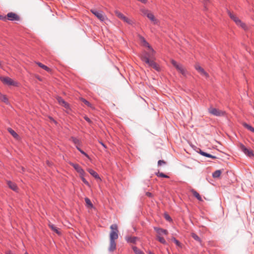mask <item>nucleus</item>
I'll return each instance as SVG.
<instances>
[{
  "label": "nucleus",
  "instance_id": "obj_1",
  "mask_svg": "<svg viewBox=\"0 0 254 254\" xmlns=\"http://www.w3.org/2000/svg\"><path fill=\"white\" fill-rule=\"evenodd\" d=\"M150 56L147 54H146L144 56H141V58L142 60L146 64H148V66L153 68L156 70H159V67L158 65L153 61H151L149 59Z\"/></svg>",
  "mask_w": 254,
  "mask_h": 254
},
{
  "label": "nucleus",
  "instance_id": "obj_2",
  "mask_svg": "<svg viewBox=\"0 0 254 254\" xmlns=\"http://www.w3.org/2000/svg\"><path fill=\"white\" fill-rule=\"evenodd\" d=\"M228 13L230 17V18L234 20V21L236 23V24L241 27L242 28L246 30L248 29L247 26L244 23H243L238 17H237L235 14L232 13L230 11H228Z\"/></svg>",
  "mask_w": 254,
  "mask_h": 254
},
{
  "label": "nucleus",
  "instance_id": "obj_3",
  "mask_svg": "<svg viewBox=\"0 0 254 254\" xmlns=\"http://www.w3.org/2000/svg\"><path fill=\"white\" fill-rule=\"evenodd\" d=\"M110 240H116L119 237V230L117 224H113L110 226Z\"/></svg>",
  "mask_w": 254,
  "mask_h": 254
},
{
  "label": "nucleus",
  "instance_id": "obj_4",
  "mask_svg": "<svg viewBox=\"0 0 254 254\" xmlns=\"http://www.w3.org/2000/svg\"><path fill=\"white\" fill-rule=\"evenodd\" d=\"M171 64L175 67L176 69L181 73L184 76H186L188 74V71L185 67L181 64L177 63L175 60L171 61Z\"/></svg>",
  "mask_w": 254,
  "mask_h": 254
},
{
  "label": "nucleus",
  "instance_id": "obj_5",
  "mask_svg": "<svg viewBox=\"0 0 254 254\" xmlns=\"http://www.w3.org/2000/svg\"><path fill=\"white\" fill-rule=\"evenodd\" d=\"M115 14L118 18L129 25H132L134 23V21L132 19L128 18L120 11H116Z\"/></svg>",
  "mask_w": 254,
  "mask_h": 254
},
{
  "label": "nucleus",
  "instance_id": "obj_6",
  "mask_svg": "<svg viewBox=\"0 0 254 254\" xmlns=\"http://www.w3.org/2000/svg\"><path fill=\"white\" fill-rule=\"evenodd\" d=\"M91 12L96 16L100 21H105L106 20L109 21L105 13L102 11H98L95 9L90 10Z\"/></svg>",
  "mask_w": 254,
  "mask_h": 254
},
{
  "label": "nucleus",
  "instance_id": "obj_7",
  "mask_svg": "<svg viewBox=\"0 0 254 254\" xmlns=\"http://www.w3.org/2000/svg\"><path fill=\"white\" fill-rule=\"evenodd\" d=\"M0 80L5 84L17 86L18 83L8 77H0Z\"/></svg>",
  "mask_w": 254,
  "mask_h": 254
},
{
  "label": "nucleus",
  "instance_id": "obj_8",
  "mask_svg": "<svg viewBox=\"0 0 254 254\" xmlns=\"http://www.w3.org/2000/svg\"><path fill=\"white\" fill-rule=\"evenodd\" d=\"M208 111L209 113L216 116H223L225 115V112L212 107L209 108Z\"/></svg>",
  "mask_w": 254,
  "mask_h": 254
},
{
  "label": "nucleus",
  "instance_id": "obj_9",
  "mask_svg": "<svg viewBox=\"0 0 254 254\" xmlns=\"http://www.w3.org/2000/svg\"><path fill=\"white\" fill-rule=\"evenodd\" d=\"M240 148L241 150L247 156L250 157L254 156V153L251 150L247 148L243 144H240Z\"/></svg>",
  "mask_w": 254,
  "mask_h": 254
},
{
  "label": "nucleus",
  "instance_id": "obj_10",
  "mask_svg": "<svg viewBox=\"0 0 254 254\" xmlns=\"http://www.w3.org/2000/svg\"><path fill=\"white\" fill-rule=\"evenodd\" d=\"M56 98L60 105L63 106L66 109H69V104L66 102L63 98H62V97L57 96Z\"/></svg>",
  "mask_w": 254,
  "mask_h": 254
},
{
  "label": "nucleus",
  "instance_id": "obj_11",
  "mask_svg": "<svg viewBox=\"0 0 254 254\" xmlns=\"http://www.w3.org/2000/svg\"><path fill=\"white\" fill-rule=\"evenodd\" d=\"M56 98L60 105L63 106L66 109H69V104L66 102L63 98H62V97L57 96Z\"/></svg>",
  "mask_w": 254,
  "mask_h": 254
},
{
  "label": "nucleus",
  "instance_id": "obj_12",
  "mask_svg": "<svg viewBox=\"0 0 254 254\" xmlns=\"http://www.w3.org/2000/svg\"><path fill=\"white\" fill-rule=\"evenodd\" d=\"M154 230L157 233V237L159 236H162L163 235H167L168 234V231L166 230L160 228H157L155 227Z\"/></svg>",
  "mask_w": 254,
  "mask_h": 254
},
{
  "label": "nucleus",
  "instance_id": "obj_13",
  "mask_svg": "<svg viewBox=\"0 0 254 254\" xmlns=\"http://www.w3.org/2000/svg\"><path fill=\"white\" fill-rule=\"evenodd\" d=\"M147 17L151 21V22L154 25H159L160 21L157 19L151 12V14H147Z\"/></svg>",
  "mask_w": 254,
  "mask_h": 254
},
{
  "label": "nucleus",
  "instance_id": "obj_14",
  "mask_svg": "<svg viewBox=\"0 0 254 254\" xmlns=\"http://www.w3.org/2000/svg\"><path fill=\"white\" fill-rule=\"evenodd\" d=\"M196 70L199 72L201 75L205 76L206 78L208 77V74L205 72L203 68H202L199 64H196L195 65Z\"/></svg>",
  "mask_w": 254,
  "mask_h": 254
},
{
  "label": "nucleus",
  "instance_id": "obj_15",
  "mask_svg": "<svg viewBox=\"0 0 254 254\" xmlns=\"http://www.w3.org/2000/svg\"><path fill=\"white\" fill-rule=\"evenodd\" d=\"M196 70L199 72L201 75L205 76L206 78L208 77V74L205 72L203 68H202L199 64H196L195 65Z\"/></svg>",
  "mask_w": 254,
  "mask_h": 254
},
{
  "label": "nucleus",
  "instance_id": "obj_16",
  "mask_svg": "<svg viewBox=\"0 0 254 254\" xmlns=\"http://www.w3.org/2000/svg\"><path fill=\"white\" fill-rule=\"evenodd\" d=\"M196 70L199 72L201 75L205 76L206 78L208 77V74L205 72L203 68H202L199 64H196L195 65Z\"/></svg>",
  "mask_w": 254,
  "mask_h": 254
},
{
  "label": "nucleus",
  "instance_id": "obj_17",
  "mask_svg": "<svg viewBox=\"0 0 254 254\" xmlns=\"http://www.w3.org/2000/svg\"><path fill=\"white\" fill-rule=\"evenodd\" d=\"M70 164L76 170V171L79 173L81 175H83L84 174V171L79 166V165L77 164H74L72 163H70Z\"/></svg>",
  "mask_w": 254,
  "mask_h": 254
},
{
  "label": "nucleus",
  "instance_id": "obj_18",
  "mask_svg": "<svg viewBox=\"0 0 254 254\" xmlns=\"http://www.w3.org/2000/svg\"><path fill=\"white\" fill-rule=\"evenodd\" d=\"M7 19L10 20H19V16L15 13L9 12L7 14Z\"/></svg>",
  "mask_w": 254,
  "mask_h": 254
},
{
  "label": "nucleus",
  "instance_id": "obj_19",
  "mask_svg": "<svg viewBox=\"0 0 254 254\" xmlns=\"http://www.w3.org/2000/svg\"><path fill=\"white\" fill-rule=\"evenodd\" d=\"M116 249V243L115 240H110V246L109 247V251L110 252H113Z\"/></svg>",
  "mask_w": 254,
  "mask_h": 254
},
{
  "label": "nucleus",
  "instance_id": "obj_20",
  "mask_svg": "<svg viewBox=\"0 0 254 254\" xmlns=\"http://www.w3.org/2000/svg\"><path fill=\"white\" fill-rule=\"evenodd\" d=\"M49 226L52 231L56 233L58 235H60L61 234V233L59 229L52 223H49Z\"/></svg>",
  "mask_w": 254,
  "mask_h": 254
},
{
  "label": "nucleus",
  "instance_id": "obj_21",
  "mask_svg": "<svg viewBox=\"0 0 254 254\" xmlns=\"http://www.w3.org/2000/svg\"><path fill=\"white\" fill-rule=\"evenodd\" d=\"M7 184V185L8 186L9 188H10L11 190H14L15 191H17L18 188L15 184H14V183H12L10 181H8Z\"/></svg>",
  "mask_w": 254,
  "mask_h": 254
},
{
  "label": "nucleus",
  "instance_id": "obj_22",
  "mask_svg": "<svg viewBox=\"0 0 254 254\" xmlns=\"http://www.w3.org/2000/svg\"><path fill=\"white\" fill-rule=\"evenodd\" d=\"M87 171L95 178L99 179V180H101L98 174L93 170L91 169H88Z\"/></svg>",
  "mask_w": 254,
  "mask_h": 254
},
{
  "label": "nucleus",
  "instance_id": "obj_23",
  "mask_svg": "<svg viewBox=\"0 0 254 254\" xmlns=\"http://www.w3.org/2000/svg\"><path fill=\"white\" fill-rule=\"evenodd\" d=\"M199 153L202 155V156H205V157H209V158H212V159H216L217 158V157L215 156H213L210 154H208V153H207L205 152H203L201 150H200L199 151Z\"/></svg>",
  "mask_w": 254,
  "mask_h": 254
},
{
  "label": "nucleus",
  "instance_id": "obj_24",
  "mask_svg": "<svg viewBox=\"0 0 254 254\" xmlns=\"http://www.w3.org/2000/svg\"><path fill=\"white\" fill-rule=\"evenodd\" d=\"M191 193L193 194V195L196 197L197 198V199L200 201H202V198L200 196V195H199V194L196 191H195V190H191Z\"/></svg>",
  "mask_w": 254,
  "mask_h": 254
},
{
  "label": "nucleus",
  "instance_id": "obj_25",
  "mask_svg": "<svg viewBox=\"0 0 254 254\" xmlns=\"http://www.w3.org/2000/svg\"><path fill=\"white\" fill-rule=\"evenodd\" d=\"M36 64L39 66H40V67L42 68L43 69H45V70L47 71H50V69L49 67H48V66H47L46 65H45L44 64H42V63H39V62H37L36 63Z\"/></svg>",
  "mask_w": 254,
  "mask_h": 254
},
{
  "label": "nucleus",
  "instance_id": "obj_26",
  "mask_svg": "<svg viewBox=\"0 0 254 254\" xmlns=\"http://www.w3.org/2000/svg\"><path fill=\"white\" fill-rule=\"evenodd\" d=\"M191 236L195 241H197L200 244H201L202 241L201 239L196 234L191 233Z\"/></svg>",
  "mask_w": 254,
  "mask_h": 254
},
{
  "label": "nucleus",
  "instance_id": "obj_27",
  "mask_svg": "<svg viewBox=\"0 0 254 254\" xmlns=\"http://www.w3.org/2000/svg\"><path fill=\"white\" fill-rule=\"evenodd\" d=\"M85 201L86 202V205L88 208H90L93 207V204L90 200L88 198L86 197L85 198Z\"/></svg>",
  "mask_w": 254,
  "mask_h": 254
},
{
  "label": "nucleus",
  "instance_id": "obj_28",
  "mask_svg": "<svg viewBox=\"0 0 254 254\" xmlns=\"http://www.w3.org/2000/svg\"><path fill=\"white\" fill-rule=\"evenodd\" d=\"M8 132L15 138L17 139L18 137V135L11 128H8L7 129Z\"/></svg>",
  "mask_w": 254,
  "mask_h": 254
},
{
  "label": "nucleus",
  "instance_id": "obj_29",
  "mask_svg": "<svg viewBox=\"0 0 254 254\" xmlns=\"http://www.w3.org/2000/svg\"><path fill=\"white\" fill-rule=\"evenodd\" d=\"M221 173L222 171L221 170H216L213 173L212 176L214 178H218L220 177Z\"/></svg>",
  "mask_w": 254,
  "mask_h": 254
},
{
  "label": "nucleus",
  "instance_id": "obj_30",
  "mask_svg": "<svg viewBox=\"0 0 254 254\" xmlns=\"http://www.w3.org/2000/svg\"><path fill=\"white\" fill-rule=\"evenodd\" d=\"M0 100H1V101H2L5 103H8V99L6 97V96L4 95H2L0 92Z\"/></svg>",
  "mask_w": 254,
  "mask_h": 254
},
{
  "label": "nucleus",
  "instance_id": "obj_31",
  "mask_svg": "<svg viewBox=\"0 0 254 254\" xmlns=\"http://www.w3.org/2000/svg\"><path fill=\"white\" fill-rule=\"evenodd\" d=\"M243 125L244 127L247 128L248 129L250 130V131L254 132V128L252 127L251 126L247 124V123H244L243 124Z\"/></svg>",
  "mask_w": 254,
  "mask_h": 254
},
{
  "label": "nucleus",
  "instance_id": "obj_32",
  "mask_svg": "<svg viewBox=\"0 0 254 254\" xmlns=\"http://www.w3.org/2000/svg\"><path fill=\"white\" fill-rule=\"evenodd\" d=\"M70 139L76 145V146H77V145H80V142L78 139L72 137Z\"/></svg>",
  "mask_w": 254,
  "mask_h": 254
},
{
  "label": "nucleus",
  "instance_id": "obj_33",
  "mask_svg": "<svg viewBox=\"0 0 254 254\" xmlns=\"http://www.w3.org/2000/svg\"><path fill=\"white\" fill-rule=\"evenodd\" d=\"M132 249L136 254H144L143 253L136 247H133Z\"/></svg>",
  "mask_w": 254,
  "mask_h": 254
},
{
  "label": "nucleus",
  "instance_id": "obj_34",
  "mask_svg": "<svg viewBox=\"0 0 254 254\" xmlns=\"http://www.w3.org/2000/svg\"><path fill=\"white\" fill-rule=\"evenodd\" d=\"M143 42H144V45L145 46H147V47L148 48V49L150 50V53H152V54H153V53L154 52V50H153V49H152L150 47V46H149V44H148L147 42H146L144 40H143Z\"/></svg>",
  "mask_w": 254,
  "mask_h": 254
},
{
  "label": "nucleus",
  "instance_id": "obj_35",
  "mask_svg": "<svg viewBox=\"0 0 254 254\" xmlns=\"http://www.w3.org/2000/svg\"><path fill=\"white\" fill-rule=\"evenodd\" d=\"M172 240L176 244L177 246L180 247H182V244H181V243L178 240L176 239L174 237L172 238Z\"/></svg>",
  "mask_w": 254,
  "mask_h": 254
},
{
  "label": "nucleus",
  "instance_id": "obj_36",
  "mask_svg": "<svg viewBox=\"0 0 254 254\" xmlns=\"http://www.w3.org/2000/svg\"><path fill=\"white\" fill-rule=\"evenodd\" d=\"M81 100L82 101V102L83 103H84L85 105H86L87 106H88V107H90V108H93V107L92 106V105L88 102L87 101V100H86L85 99H83L82 98L81 99Z\"/></svg>",
  "mask_w": 254,
  "mask_h": 254
},
{
  "label": "nucleus",
  "instance_id": "obj_37",
  "mask_svg": "<svg viewBox=\"0 0 254 254\" xmlns=\"http://www.w3.org/2000/svg\"><path fill=\"white\" fill-rule=\"evenodd\" d=\"M141 12L142 13V14L144 15H145L147 17V14H151V12L150 11H149V10L146 9H141Z\"/></svg>",
  "mask_w": 254,
  "mask_h": 254
},
{
  "label": "nucleus",
  "instance_id": "obj_38",
  "mask_svg": "<svg viewBox=\"0 0 254 254\" xmlns=\"http://www.w3.org/2000/svg\"><path fill=\"white\" fill-rule=\"evenodd\" d=\"M137 238L136 237H130V238H128L127 239V241L129 242H130V243H135L137 240Z\"/></svg>",
  "mask_w": 254,
  "mask_h": 254
},
{
  "label": "nucleus",
  "instance_id": "obj_39",
  "mask_svg": "<svg viewBox=\"0 0 254 254\" xmlns=\"http://www.w3.org/2000/svg\"><path fill=\"white\" fill-rule=\"evenodd\" d=\"M157 240L161 243L163 244H166V241L165 240V239L162 237V236H159V237H157Z\"/></svg>",
  "mask_w": 254,
  "mask_h": 254
},
{
  "label": "nucleus",
  "instance_id": "obj_40",
  "mask_svg": "<svg viewBox=\"0 0 254 254\" xmlns=\"http://www.w3.org/2000/svg\"><path fill=\"white\" fill-rule=\"evenodd\" d=\"M156 175L157 176L160 177H164V178H169V177L167 175H165L163 173H160L159 172H158L157 173H156Z\"/></svg>",
  "mask_w": 254,
  "mask_h": 254
},
{
  "label": "nucleus",
  "instance_id": "obj_41",
  "mask_svg": "<svg viewBox=\"0 0 254 254\" xmlns=\"http://www.w3.org/2000/svg\"><path fill=\"white\" fill-rule=\"evenodd\" d=\"M165 164H166V162L164 161V160H159L158 162V166H161L162 165H165Z\"/></svg>",
  "mask_w": 254,
  "mask_h": 254
},
{
  "label": "nucleus",
  "instance_id": "obj_42",
  "mask_svg": "<svg viewBox=\"0 0 254 254\" xmlns=\"http://www.w3.org/2000/svg\"><path fill=\"white\" fill-rule=\"evenodd\" d=\"M82 176L81 177V180L82 181H83V182L86 184V185H88L89 186V183L86 180V179L83 177V175H81Z\"/></svg>",
  "mask_w": 254,
  "mask_h": 254
},
{
  "label": "nucleus",
  "instance_id": "obj_43",
  "mask_svg": "<svg viewBox=\"0 0 254 254\" xmlns=\"http://www.w3.org/2000/svg\"><path fill=\"white\" fill-rule=\"evenodd\" d=\"M165 218H166L167 220H168V221H170V220H171V217H170L168 214H166L165 215Z\"/></svg>",
  "mask_w": 254,
  "mask_h": 254
},
{
  "label": "nucleus",
  "instance_id": "obj_44",
  "mask_svg": "<svg viewBox=\"0 0 254 254\" xmlns=\"http://www.w3.org/2000/svg\"><path fill=\"white\" fill-rule=\"evenodd\" d=\"M84 119L88 123H91V121L90 119L88 117H87V116H85L84 117Z\"/></svg>",
  "mask_w": 254,
  "mask_h": 254
},
{
  "label": "nucleus",
  "instance_id": "obj_45",
  "mask_svg": "<svg viewBox=\"0 0 254 254\" xmlns=\"http://www.w3.org/2000/svg\"><path fill=\"white\" fill-rule=\"evenodd\" d=\"M146 195L149 197H151L152 196V193L149 192H146Z\"/></svg>",
  "mask_w": 254,
  "mask_h": 254
},
{
  "label": "nucleus",
  "instance_id": "obj_46",
  "mask_svg": "<svg viewBox=\"0 0 254 254\" xmlns=\"http://www.w3.org/2000/svg\"><path fill=\"white\" fill-rule=\"evenodd\" d=\"M5 254H12L10 251H7L5 252Z\"/></svg>",
  "mask_w": 254,
  "mask_h": 254
},
{
  "label": "nucleus",
  "instance_id": "obj_47",
  "mask_svg": "<svg viewBox=\"0 0 254 254\" xmlns=\"http://www.w3.org/2000/svg\"><path fill=\"white\" fill-rule=\"evenodd\" d=\"M82 154H84V155H85L87 157H88V155H87V154H86L83 151H81L80 152Z\"/></svg>",
  "mask_w": 254,
  "mask_h": 254
},
{
  "label": "nucleus",
  "instance_id": "obj_48",
  "mask_svg": "<svg viewBox=\"0 0 254 254\" xmlns=\"http://www.w3.org/2000/svg\"><path fill=\"white\" fill-rule=\"evenodd\" d=\"M0 19H6V18H5V17H3L2 15H0Z\"/></svg>",
  "mask_w": 254,
  "mask_h": 254
},
{
  "label": "nucleus",
  "instance_id": "obj_49",
  "mask_svg": "<svg viewBox=\"0 0 254 254\" xmlns=\"http://www.w3.org/2000/svg\"><path fill=\"white\" fill-rule=\"evenodd\" d=\"M100 143L102 144V145H103L105 148H106V146H105V144L103 143H102V142H100Z\"/></svg>",
  "mask_w": 254,
  "mask_h": 254
},
{
  "label": "nucleus",
  "instance_id": "obj_50",
  "mask_svg": "<svg viewBox=\"0 0 254 254\" xmlns=\"http://www.w3.org/2000/svg\"><path fill=\"white\" fill-rule=\"evenodd\" d=\"M77 149L80 151L81 152V151H82V150H81L78 147V146H76Z\"/></svg>",
  "mask_w": 254,
  "mask_h": 254
},
{
  "label": "nucleus",
  "instance_id": "obj_51",
  "mask_svg": "<svg viewBox=\"0 0 254 254\" xmlns=\"http://www.w3.org/2000/svg\"><path fill=\"white\" fill-rule=\"evenodd\" d=\"M2 66L1 62L0 61V67Z\"/></svg>",
  "mask_w": 254,
  "mask_h": 254
},
{
  "label": "nucleus",
  "instance_id": "obj_52",
  "mask_svg": "<svg viewBox=\"0 0 254 254\" xmlns=\"http://www.w3.org/2000/svg\"><path fill=\"white\" fill-rule=\"evenodd\" d=\"M22 169L23 171L24 170L23 167H22Z\"/></svg>",
  "mask_w": 254,
  "mask_h": 254
},
{
  "label": "nucleus",
  "instance_id": "obj_53",
  "mask_svg": "<svg viewBox=\"0 0 254 254\" xmlns=\"http://www.w3.org/2000/svg\"><path fill=\"white\" fill-rule=\"evenodd\" d=\"M106 20L105 21V23H107V22H106ZM107 21H108V20H107Z\"/></svg>",
  "mask_w": 254,
  "mask_h": 254
},
{
  "label": "nucleus",
  "instance_id": "obj_54",
  "mask_svg": "<svg viewBox=\"0 0 254 254\" xmlns=\"http://www.w3.org/2000/svg\"><path fill=\"white\" fill-rule=\"evenodd\" d=\"M25 254H28L27 253H25Z\"/></svg>",
  "mask_w": 254,
  "mask_h": 254
}]
</instances>
